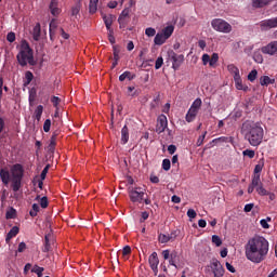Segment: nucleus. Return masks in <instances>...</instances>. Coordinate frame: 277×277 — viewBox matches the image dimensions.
Wrapping results in <instances>:
<instances>
[{
  "instance_id": "1",
  "label": "nucleus",
  "mask_w": 277,
  "mask_h": 277,
  "mask_svg": "<svg viewBox=\"0 0 277 277\" xmlns=\"http://www.w3.org/2000/svg\"><path fill=\"white\" fill-rule=\"evenodd\" d=\"M269 252V241L263 236H255L245 246V254L251 263H263Z\"/></svg>"
},
{
  "instance_id": "2",
  "label": "nucleus",
  "mask_w": 277,
  "mask_h": 277,
  "mask_svg": "<svg viewBox=\"0 0 277 277\" xmlns=\"http://www.w3.org/2000/svg\"><path fill=\"white\" fill-rule=\"evenodd\" d=\"M241 133L251 146H261L265 135L263 126L259 121H245L241 127Z\"/></svg>"
},
{
  "instance_id": "3",
  "label": "nucleus",
  "mask_w": 277,
  "mask_h": 277,
  "mask_svg": "<svg viewBox=\"0 0 277 277\" xmlns=\"http://www.w3.org/2000/svg\"><path fill=\"white\" fill-rule=\"evenodd\" d=\"M17 63L19 66L25 68L28 64L30 66H36V61L34 60V50L29 47V42L23 40L21 43L19 52L16 55Z\"/></svg>"
},
{
  "instance_id": "4",
  "label": "nucleus",
  "mask_w": 277,
  "mask_h": 277,
  "mask_svg": "<svg viewBox=\"0 0 277 277\" xmlns=\"http://www.w3.org/2000/svg\"><path fill=\"white\" fill-rule=\"evenodd\" d=\"M162 256L164 261H169V265H172L175 269H183L185 267V262L181 261V255H179L177 251L163 250Z\"/></svg>"
},
{
  "instance_id": "5",
  "label": "nucleus",
  "mask_w": 277,
  "mask_h": 277,
  "mask_svg": "<svg viewBox=\"0 0 277 277\" xmlns=\"http://www.w3.org/2000/svg\"><path fill=\"white\" fill-rule=\"evenodd\" d=\"M211 27L214 31H219L220 34H230V31H233V26L226 22V19L222 18L212 19Z\"/></svg>"
},
{
  "instance_id": "6",
  "label": "nucleus",
  "mask_w": 277,
  "mask_h": 277,
  "mask_svg": "<svg viewBox=\"0 0 277 277\" xmlns=\"http://www.w3.org/2000/svg\"><path fill=\"white\" fill-rule=\"evenodd\" d=\"M169 62H172V68L173 70H179L183 63L185 62V55L183 54H176L174 50H169L167 52Z\"/></svg>"
},
{
  "instance_id": "7",
  "label": "nucleus",
  "mask_w": 277,
  "mask_h": 277,
  "mask_svg": "<svg viewBox=\"0 0 277 277\" xmlns=\"http://www.w3.org/2000/svg\"><path fill=\"white\" fill-rule=\"evenodd\" d=\"M131 23V8L122 10L118 17L119 29H127V26Z\"/></svg>"
},
{
  "instance_id": "8",
  "label": "nucleus",
  "mask_w": 277,
  "mask_h": 277,
  "mask_svg": "<svg viewBox=\"0 0 277 277\" xmlns=\"http://www.w3.org/2000/svg\"><path fill=\"white\" fill-rule=\"evenodd\" d=\"M145 193L141 187L129 188V197L131 202L142 203L144 200Z\"/></svg>"
},
{
  "instance_id": "9",
  "label": "nucleus",
  "mask_w": 277,
  "mask_h": 277,
  "mask_svg": "<svg viewBox=\"0 0 277 277\" xmlns=\"http://www.w3.org/2000/svg\"><path fill=\"white\" fill-rule=\"evenodd\" d=\"M210 267L212 269V274H214V277H224V273L226 271L224 269V266H222V263L217 259H213L211 261Z\"/></svg>"
},
{
  "instance_id": "10",
  "label": "nucleus",
  "mask_w": 277,
  "mask_h": 277,
  "mask_svg": "<svg viewBox=\"0 0 277 277\" xmlns=\"http://www.w3.org/2000/svg\"><path fill=\"white\" fill-rule=\"evenodd\" d=\"M168 129V117L160 115L157 119L156 133H163Z\"/></svg>"
},
{
  "instance_id": "11",
  "label": "nucleus",
  "mask_w": 277,
  "mask_h": 277,
  "mask_svg": "<svg viewBox=\"0 0 277 277\" xmlns=\"http://www.w3.org/2000/svg\"><path fill=\"white\" fill-rule=\"evenodd\" d=\"M11 174H12V179L23 180V176H25V169H23V164L21 163L13 164V167L11 168Z\"/></svg>"
},
{
  "instance_id": "12",
  "label": "nucleus",
  "mask_w": 277,
  "mask_h": 277,
  "mask_svg": "<svg viewBox=\"0 0 277 277\" xmlns=\"http://www.w3.org/2000/svg\"><path fill=\"white\" fill-rule=\"evenodd\" d=\"M261 29L267 30V29H276L277 27V17L263 19L260 22Z\"/></svg>"
},
{
  "instance_id": "13",
  "label": "nucleus",
  "mask_w": 277,
  "mask_h": 277,
  "mask_svg": "<svg viewBox=\"0 0 277 277\" xmlns=\"http://www.w3.org/2000/svg\"><path fill=\"white\" fill-rule=\"evenodd\" d=\"M102 18L104 21L105 27L107 29V31H111L114 30V28H111V25H114V21H116V15L114 14H102Z\"/></svg>"
},
{
  "instance_id": "14",
  "label": "nucleus",
  "mask_w": 277,
  "mask_h": 277,
  "mask_svg": "<svg viewBox=\"0 0 277 277\" xmlns=\"http://www.w3.org/2000/svg\"><path fill=\"white\" fill-rule=\"evenodd\" d=\"M60 0H51L49 9L52 16H60L62 14V9L58 8Z\"/></svg>"
},
{
  "instance_id": "15",
  "label": "nucleus",
  "mask_w": 277,
  "mask_h": 277,
  "mask_svg": "<svg viewBox=\"0 0 277 277\" xmlns=\"http://www.w3.org/2000/svg\"><path fill=\"white\" fill-rule=\"evenodd\" d=\"M57 145V132H54L50 138V144L48 145V153H55V146Z\"/></svg>"
},
{
  "instance_id": "16",
  "label": "nucleus",
  "mask_w": 277,
  "mask_h": 277,
  "mask_svg": "<svg viewBox=\"0 0 277 277\" xmlns=\"http://www.w3.org/2000/svg\"><path fill=\"white\" fill-rule=\"evenodd\" d=\"M276 52L277 49L274 42H271L266 47L262 48V53H264L265 55H274Z\"/></svg>"
},
{
  "instance_id": "17",
  "label": "nucleus",
  "mask_w": 277,
  "mask_h": 277,
  "mask_svg": "<svg viewBox=\"0 0 277 277\" xmlns=\"http://www.w3.org/2000/svg\"><path fill=\"white\" fill-rule=\"evenodd\" d=\"M149 267H159V256L157 252H153L148 259Z\"/></svg>"
},
{
  "instance_id": "18",
  "label": "nucleus",
  "mask_w": 277,
  "mask_h": 277,
  "mask_svg": "<svg viewBox=\"0 0 277 277\" xmlns=\"http://www.w3.org/2000/svg\"><path fill=\"white\" fill-rule=\"evenodd\" d=\"M0 179L3 183V185H9L10 184V171L5 169L0 170Z\"/></svg>"
},
{
  "instance_id": "19",
  "label": "nucleus",
  "mask_w": 277,
  "mask_h": 277,
  "mask_svg": "<svg viewBox=\"0 0 277 277\" xmlns=\"http://www.w3.org/2000/svg\"><path fill=\"white\" fill-rule=\"evenodd\" d=\"M196 116H198V110H194V108H189L185 116L186 122H194L196 120Z\"/></svg>"
},
{
  "instance_id": "20",
  "label": "nucleus",
  "mask_w": 277,
  "mask_h": 277,
  "mask_svg": "<svg viewBox=\"0 0 277 277\" xmlns=\"http://www.w3.org/2000/svg\"><path fill=\"white\" fill-rule=\"evenodd\" d=\"M166 40L168 39L163 35V32H158L154 38V42L155 44H157V47H161V44H166Z\"/></svg>"
},
{
  "instance_id": "21",
  "label": "nucleus",
  "mask_w": 277,
  "mask_h": 277,
  "mask_svg": "<svg viewBox=\"0 0 277 277\" xmlns=\"http://www.w3.org/2000/svg\"><path fill=\"white\" fill-rule=\"evenodd\" d=\"M227 70L228 72H230V75H233L234 79H238L239 77H241V75L239 74V68L235 66V64H229L227 66Z\"/></svg>"
},
{
  "instance_id": "22",
  "label": "nucleus",
  "mask_w": 277,
  "mask_h": 277,
  "mask_svg": "<svg viewBox=\"0 0 277 277\" xmlns=\"http://www.w3.org/2000/svg\"><path fill=\"white\" fill-rule=\"evenodd\" d=\"M276 83V79L269 78V76H262L260 78V85H274Z\"/></svg>"
},
{
  "instance_id": "23",
  "label": "nucleus",
  "mask_w": 277,
  "mask_h": 277,
  "mask_svg": "<svg viewBox=\"0 0 277 277\" xmlns=\"http://www.w3.org/2000/svg\"><path fill=\"white\" fill-rule=\"evenodd\" d=\"M18 233H19L18 226H13L10 229V232L8 233L5 241L8 242V241L14 239V237H16V235H18Z\"/></svg>"
},
{
  "instance_id": "24",
  "label": "nucleus",
  "mask_w": 277,
  "mask_h": 277,
  "mask_svg": "<svg viewBox=\"0 0 277 277\" xmlns=\"http://www.w3.org/2000/svg\"><path fill=\"white\" fill-rule=\"evenodd\" d=\"M161 34L168 40L174 34V26L173 25H169V26L164 27L162 29Z\"/></svg>"
},
{
  "instance_id": "25",
  "label": "nucleus",
  "mask_w": 277,
  "mask_h": 277,
  "mask_svg": "<svg viewBox=\"0 0 277 277\" xmlns=\"http://www.w3.org/2000/svg\"><path fill=\"white\" fill-rule=\"evenodd\" d=\"M129 142V127L124 126L121 129V144H127Z\"/></svg>"
},
{
  "instance_id": "26",
  "label": "nucleus",
  "mask_w": 277,
  "mask_h": 277,
  "mask_svg": "<svg viewBox=\"0 0 277 277\" xmlns=\"http://www.w3.org/2000/svg\"><path fill=\"white\" fill-rule=\"evenodd\" d=\"M40 34H41L40 23H37L32 29V38L34 40H36V42L40 40Z\"/></svg>"
},
{
  "instance_id": "27",
  "label": "nucleus",
  "mask_w": 277,
  "mask_h": 277,
  "mask_svg": "<svg viewBox=\"0 0 277 277\" xmlns=\"http://www.w3.org/2000/svg\"><path fill=\"white\" fill-rule=\"evenodd\" d=\"M272 0H253L252 5L253 8H265V5H269Z\"/></svg>"
},
{
  "instance_id": "28",
  "label": "nucleus",
  "mask_w": 277,
  "mask_h": 277,
  "mask_svg": "<svg viewBox=\"0 0 277 277\" xmlns=\"http://www.w3.org/2000/svg\"><path fill=\"white\" fill-rule=\"evenodd\" d=\"M22 182H23V180H21V179L12 177L11 187H12L13 192H18L21 189V183Z\"/></svg>"
},
{
  "instance_id": "29",
  "label": "nucleus",
  "mask_w": 277,
  "mask_h": 277,
  "mask_svg": "<svg viewBox=\"0 0 277 277\" xmlns=\"http://www.w3.org/2000/svg\"><path fill=\"white\" fill-rule=\"evenodd\" d=\"M126 79L133 81V79H135V74H131V71H124L119 76V81H124Z\"/></svg>"
},
{
  "instance_id": "30",
  "label": "nucleus",
  "mask_w": 277,
  "mask_h": 277,
  "mask_svg": "<svg viewBox=\"0 0 277 277\" xmlns=\"http://www.w3.org/2000/svg\"><path fill=\"white\" fill-rule=\"evenodd\" d=\"M140 89H135V87H128V96L135 98V96H140Z\"/></svg>"
},
{
  "instance_id": "31",
  "label": "nucleus",
  "mask_w": 277,
  "mask_h": 277,
  "mask_svg": "<svg viewBox=\"0 0 277 277\" xmlns=\"http://www.w3.org/2000/svg\"><path fill=\"white\" fill-rule=\"evenodd\" d=\"M201 107H202V100L198 97L193 102L190 109H194L195 111H200Z\"/></svg>"
},
{
  "instance_id": "32",
  "label": "nucleus",
  "mask_w": 277,
  "mask_h": 277,
  "mask_svg": "<svg viewBox=\"0 0 277 277\" xmlns=\"http://www.w3.org/2000/svg\"><path fill=\"white\" fill-rule=\"evenodd\" d=\"M57 29V21L55 18H53L51 22H50V28H49V31H50V38H53V34H55V30Z\"/></svg>"
},
{
  "instance_id": "33",
  "label": "nucleus",
  "mask_w": 277,
  "mask_h": 277,
  "mask_svg": "<svg viewBox=\"0 0 277 277\" xmlns=\"http://www.w3.org/2000/svg\"><path fill=\"white\" fill-rule=\"evenodd\" d=\"M42 111H44V106L42 105L37 106L35 110V117H36V120H38V122H40L42 118Z\"/></svg>"
},
{
  "instance_id": "34",
  "label": "nucleus",
  "mask_w": 277,
  "mask_h": 277,
  "mask_svg": "<svg viewBox=\"0 0 277 277\" xmlns=\"http://www.w3.org/2000/svg\"><path fill=\"white\" fill-rule=\"evenodd\" d=\"M36 200H39L41 209H47L49 207V198L42 197L40 198V195L36 197Z\"/></svg>"
},
{
  "instance_id": "35",
  "label": "nucleus",
  "mask_w": 277,
  "mask_h": 277,
  "mask_svg": "<svg viewBox=\"0 0 277 277\" xmlns=\"http://www.w3.org/2000/svg\"><path fill=\"white\" fill-rule=\"evenodd\" d=\"M25 79L26 80L24 81V85L27 87L29 83H31V81H34V74L31 71H26Z\"/></svg>"
},
{
  "instance_id": "36",
  "label": "nucleus",
  "mask_w": 277,
  "mask_h": 277,
  "mask_svg": "<svg viewBox=\"0 0 277 277\" xmlns=\"http://www.w3.org/2000/svg\"><path fill=\"white\" fill-rule=\"evenodd\" d=\"M219 60H220V55L217 53H213L212 56L210 57L211 68H215V65L217 64Z\"/></svg>"
},
{
  "instance_id": "37",
  "label": "nucleus",
  "mask_w": 277,
  "mask_h": 277,
  "mask_svg": "<svg viewBox=\"0 0 277 277\" xmlns=\"http://www.w3.org/2000/svg\"><path fill=\"white\" fill-rule=\"evenodd\" d=\"M251 185H253L254 187H259V185L261 186V174H254L252 177V182Z\"/></svg>"
},
{
  "instance_id": "38",
  "label": "nucleus",
  "mask_w": 277,
  "mask_h": 277,
  "mask_svg": "<svg viewBox=\"0 0 277 277\" xmlns=\"http://www.w3.org/2000/svg\"><path fill=\"white\" fill-rule=\"evenodd\" d=\"M158 241L160 243H168V241H170V234L166 235V234H160L158 236Z\"/></svg>"
},
{
  "instance_id": "39",
  "label": "nucleus",
  "mask_w": 277,
  "mask_h": 277,
  "mask_svg": "<svg viewBox=\"0 0 277 277\" xmlns=\"http://www.w3.org/2000/svg\"><path fill=\"white\" fill-rule=\"evenodd\" d=\"M234 81H235L236 90L243 89V81L241 80V76L238 78H235Z\"/></svg>"
},
{
  "instance_id": "40",
  "label": "nucleus",
  "mask_w": 277,
  "mask_h": 277,
  "mask_svg": "<svg viewBox=\"0 0 277 277\" xmlns=\"http://www.w3.org/2000/svg\"><path fill=\"white\" fill-rule=\"evenodd\" d=\"M171 168V162L170 159L166 158L162 160V170H164L166 172L170 171Z\"/></svg>"
},
{
  "instance_id": "41",
  "label": "nucleus",
  "mask_w": 277,
  "mask_h": 277,
  "mask_svg": "<svg viewBox=\"0 0 277 277\" xmlns=\"http://www.w3.org/2000/svg\"><path fill=\"white\" fill-rule=\"evenodd\" d=\"M212 243H214L216 248H220V246H222V238H220L217 235H213Z\"/></svg>"
},
{
  "instance_id": "42",
  "label": "nucleus",
  "mask_w": 277,
  "mask_h": 277,
  "mask_svg": "<svg viewBox=\"0 0 277 277\" xmlns=\"http://www.w3.org/2000/svg\"><path fill=\"white\" fill-rule=\"evenodd\" d=\"M156 34H157V30L153 27L145 29V35H147L148 38H153L154 36H156Z\"/></svg>"
},
{
  "instance_id": "43",
  "label": "nucleus",
  "mask_w": 277,
  "mask_h": 277,
  "mask_svg": "<svg viewBox=\"0 0 277 277\" xmlns=\"http://www.w3.org/2000/svg\"><path fill=\"white\" fill-rule=\"evenodd\" d=\"M242 155H243V157H249V159H254L255 153L252 149H245L242 151Z\"/></svg>"
},
{
  "instance_id": "44",
  "label": "nucleus",
  "mask_w": 277,
  "mask_h": 277,
  "mask_svg": "<svg viewBox=\"0 0 277 277\" xmlns=\"http://www.w3.org/2000/svg\"><path fill=\"white\" fill-rule=\"evenodd\" d=\"M256 192L260 196H267L269 192L263 187V185H260L256 187Z\"/></svg>"
},
{
  "instance_id": "45",
  "label": "nucleus",
  "mask_w": 277,
  "mask_h": 277,
  "mask_svg": "<svg viewBox=\"0 0 277 277\" xmlns=\"http://www.w3.org/2000/svg\"><path fill=\"white\" fill-rule=\"evenodd\" d=\"M50 168H51V164H47L44 167V169L42 170L41 175H40L41 181H44V179H47V174H49Z\"/></svg>"
},
{
  "instance_id": "46",
  "label": "nucleus",
  "mask_w": 277,
  "mask_h": 277,
  "mask_svg": "<svg viewBox=\"0 0 277 277\" xmlns=\"http://www.w3.org/2000/svg\"><path fill=\"white\" fill-rule=\"evenodd\" d=\"M49 237H51V235L44 236L45 245H44L43 252H49V250H51V243L49 242Z\"/></svg>"
},
{
  "instance_id": "47",
  "label": "nucleus",
  "mask_w": 277,
  "mask_h": 277,
  "mask_svg": "<svg viewBox=\"0 0 277 277\" xmlns=\"http://www.w3.org/2000/svg\"><path fill=\"white\" fill-rule=\"evenodd\" d=\"M256 75H259V71L256 69H253L249 72L248 79L252 82L256 80Z\"/></svg>"
},
{
  "instance_id": "48",
  "label": "nucleus",
  "mask_w": 277,
  "mask_h": 277,
  "mask_svg": "<svg viewBox=\"0 0 277 277\" xmlns=\"http://www.w3.org/2000/svg\"><path fill=\"white\" fill-rule=\"evenodd\" d=\"M44 133H49L51 131V119H47L43 123Z\"/></svg>"
},
{
  "instance_id": "49",
  "label": "nucleus",
  "mask_w": 277,
  "mask_h": 277,
  "mask_svg": "<svg viewBox=\"0 0 277 277\" xmlns=\"http://www.w3.org/2000/svg\"><path fill=\"white\" fill-rule=\"evenodd\" d=\"M161 66H163V57H162V56H159V57L156 60V63H155V68H156V70H159V68H161Z\"/></svg>"
},
{
  "instance_id": "50",
  "label": "nucleus",
  "mask_w": 277,
  "mask_h": 277,
  "mask_svg": "<svg viewBox=\"0 0 277 277\" xmlns=\"http://www.w3.org/2000/svg\"><path fill=\"white\" fill-rule=\"evenodd\" d=\"M207 137V131L202 133L197 140V146H202L205 144V138Z\"/></svg>"
},
{
  "instance_id": "51",
  "label": "nucleus",
  "mask_w": 277,
  "mask_h": 277,
  "mask_svg": "<svg viewBox=\"0 0 277 277\" xmlns=\"http://www.w3.org/2000/svg\"><path fill=\"white\" fill-rule=\"evenodd\" d=\"M42 272H44V267H40L38 265H35L32 268H31V273L32 274H42Z\"/></svg>"
},
{
  "instance_id": "52",
  "label": "nucleus",
  "mask_w": 277,
  "mask_h": 277,
  "mask_svg": "<svg viewBox=\"0 0 277 277\" xmlns=\"http://www.w3.org/2000/svg\"><path fill=\"white\" fill-rule=\"evenodd\" d=\"M108 40H109L110 44H116V37H114V29L108 30Z\"/></svg>"
},
{
  "instance_id": "53",
  "label": "nucleus",
  "mask_w": 277,
  "mask_h": 277,
  "mask_svg": "<svg viewBox=\"0 0 277 277\" xmlns=\"http://www.w3.org/2000/svg\"><path fill=\"white\" fill-rule=\"evenodd\" d=\"M96 10H98V4H89V12L90 14H96Z\"/></svg>"
},
{
  "instance_id": "54",
  "label": "nucleus",
  "mask_w": 277,
  "mask_h": 277,
  "mask_svg": "<svg viewBox=\"0 0 277 277\" xmlns=\"http://www.w3.org/2000/svg\"><path fill=\"white\" fill-rule=\"evenodd\" d=\"M201 60H202L203 66H207L208 64H210L211 56H209V54H203Z\"/></svg>"
},
{
  "instance_id": "55",
  "label": "nucleus",
  "mask_w": 277,
  "mask_h": 277,
  "mask_svg": "<svg viewBox=\"0 0 277 277\" xmlns=\"http://www.w3.org/2000/svg\"><path fill=\"white\" fill-rule=\"evenodd\" d=\"M213 142H233V137L221 136L219 138H214Z\"/></svg>"
},
{
  "instance_id": "56",
  "label": "nucleus",
  "mask_w": 277,
  "mask_h": 277,
  "mask_svg": "<svg viewBox=\"0 0 277 277\" xmlns=\"http://www.w3.org/2000/svg\"><path fill=\"white\" fill-rule=\"evenodd\" d=\"M6 40H8V42H14L15 40H16V34H14V32H9L8 35H6Z\"/></svg>"
},
{
  "instance_id": "57",
  "label": "nucleus",
  "mask_w": 277,
  "mask_h": 277,
  "mask_svg": "<svg viewBox=\"0 0 277 277\" xmlns=\"http://www.w3.org/2000/svg\"><path fill=\"white\" fill-rule=\"evenodd\" d=\"M51 103H52V105H54V107H57V105H60V103H62V100L58 96H52Z\"/></svg>"
},
{
  "instance_id": "58",
  "label": "nucleus",
  "mask_w": 277,
  "mask_h": 277,
  "mask_svg": "<svg viewBox=\"0 0 277 277\" xmlns=\"http://www.w3.org/2000/svg\"><path fill=\"white\" fill-rule=\"evenodd\" d=\"M225 267H226V269H227L228 272H230V274H235V272H237V271L235 269V266L232 265V264L228 263V262L225 263Z\"/></svg>"
},
{
  "instance_id": "59",
  "label": "nucleus",
  "mask_w": 277,
  "mask_h": 277,
  "mask_svg": "<svg viewBox=\"0 0 277 277\" xmlns=\"http://www.w3.org/2000/svg\"><path fill=\"white\" fill-rule=\"evenodd\" d=\"M263 172V163H258L254 168V174H261Z\"/></svg>"
},
{
  "instance_id": "60",
  "label": "nucleus",
  "mask_w": 277,
  "mask_h": 277,
  "mask_svg": "<svg viewBox=\"0 0 277 277\" xmlns=\"http://www.w3.org/2000/svg\"><path fill=\"white\" fill-rule=\"evenodd\" d=\"M196 215H197L196 210H194V209H188V211H187V216L190 217V220L196 219Z\"/></svg>"
},
{
  "instance_id": "61",
  "label": "nucleus",
  "mask_w": 277,
  "mask_h": 277,
  "mask_svg": "<svg viewBox=\"0 0 277 277\" xmlns=\"http://www.w3.org/2000/svg\"><path fill=\"white\" fill-rule=\"evenodd\" d=\"M254 209V203H247L243 208L245 213H250Z\"/></svg>"
},
{
  "instance_id": "62",
  "label": "nucleus",
  "mask_w": 277,
  "mask_h": 277,
  "mask_svg": "<svg viewBox=\"0 0 277 277\" xmlns=\"http://www.w3.org/2000/svg\"><path fill=\"white\" fill-rule=\"evenodd\" d=\"M122 254L123 256H129V254H131V247L130 246L123 247Z\"/></svg>"
},
{
  "instance_id": "63",
  "label": "nucleus",
  "mask_w": 277,
  "mask_h": 277,
  "mask_svg": "<svg viewBox=\"0 0 277 277\" xmlns=\"http://www.w3.org/2000/svg\"><path fill=\"white\" fill-rule=\"evenodd\" d=\"M25 250H27V245L25 242H21L18 245L17 252H25Z\"/></svg>"
},
{
  "instance_id": "64",
  "label": "nucleus",
  "mask_w": 277,
  "mask_h": 277,
  "mask_svg": "<svg viewBox=\"0 0 277 277\" xmlns=\"http://www.w3.org/2000/svg\"><path fill=\"white\" fill-rule=\"evenodd\" d=\"M148 217H149L148 212H146V211L142 212L140 222H146V220H148Z\"/></svg>"
}]
</instances>
